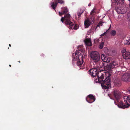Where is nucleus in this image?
<instances>
[{"mask_svg":"<svg viewBox=\"0 0 130 130\" xmlns=\"http://www.w3.org/2000/svg\"><path fill=\"white\" fill-rule=\"evenodd\" d=\"M104 44V42H102L99 45V48L100 49H102L103 48Z\"/></svg>","mask_w":130,"mask_h":130,"instance_id":"obj_22","label":"nucleus"},{"mask_svg":"<svg viewBox=\"0 0 130 130\" xmlns=\"http://www.w3.org/2000/svg\"><path fill=\"white\" fill-rule=\"evenodd\" d=\"M116 32L115 30H112L110 32V34L111 35L114 36L116 35Z\"/></svg>","mask_w":130,"mask_h":130,"instance_id":"obj_23","label":"nucleus"},{"mask_svg":"<svg viewBox=\"0 0 130 130\" xmlns=\"http://www.w3.org/2000/svg\"><path fill=\"white\" fill-rule=\"evenodd\" d=\"M123 80L125 81H128L130 80V75L128 73L124 74L122 77Z\"/></svg>","mask_w":130,"mask_h":130,"instance_id":"obj_11","label":"nucleus"},{"mask_svg":"<svg viewBox=\"0 0 130 130\" xmlns=\"http://www.w3.org/2000/svg\"><path fill=\"white\" fill-rule=\"evenodd\" d=\"M91 57L94 62H97L99 60L100 55L96 51H92L91 53Z\"/></svg>","mask_w":130,"mask_h":130,"instance_id":"obj_7","label":"nucleus"},{"mask_svg":"<svg viewBox=\"0 0 130 130\" xmlns=\"http://www.w3.org/2000/svg\"><path fill=\"white\" fill-rule=\"evenodd\" d=\"M122 53L124 59H130V53L127 51L125 48H123L122 51Z\"/></svg>","mask_w":130,"mask_h":130,"instance_id":"obj_8","label":"nucleus"},{"mask_svg":"<svg viewBox=\"0 0 130 130\" xmlns=\"http://www.w3.org/2000/svg\"><path fill=\"white\" fill-rule=\"evenodd\" d=\"M9 46L10 47V46H11V45H10V44H9Z\"/></svg>","mask_w":130,"mask_h":130,"instance_id":"obj_31","label":"nucleus"},{"mask_svg":"<svg viewBox=\"0 0 130 130\" xmlns=\"http://www.w3.org/2000/svg\"><path fill=\"white\" fill-rule=\"evenodd\" d=\"M124 102H120L118 105V107L122 108H128L130 106V97L127 96H124L123 97Z\"/></svg>","mask_w":130,"mask_h":130,"instance_id":"obj_4","label":"nucleus"},{"mask_svg":"<svg viewBox=\"0 0 130 130\" xmlns=\"http://www.w3.org/2000/svg\"><path fill=\"white\" fill-rule=\"evenodd\" d=\"M129 92H130V88H129Z\"/></svg>","mask_w":130,"mask_h":130,"instance_id":"obj_34","label":"nucleus"},{"mask_svg":"<svg viewBox=\"0 0 130 130\" xmlns=\"http://www.w3.org/2000/svg\"><path fill=\"white\" fill-rule=\"evenodd\" d=\"M106 33V32H104L103 34H102L100 36H104L105 34Z\"/></svg>","mask_w":130,"mask_h":130,"instance_id":"obj_28","label":"nucleus"},{"mask_svg":"<svg viewBox=\"0 0 130 130\" xmlns=\"http://www.w3.org/2000/svg\"><path fill=\"white\" fill-rule=\"evenodd\" d=\"M84 42L86 45L88 46H91L92 43L91 42V40L89 39H86L84 40Z\"/></svg>","mask_w":130,"mask_h":130,"instance_id":"obj_19","label":"nucleus"},{"mask_svg":"<svg viewBox=\"0 0 130 130\" xmlns=\"http://www.w3.org/2000/svg\"><path fill=\"white\" fill-rule=\"evenodd\" d=\"M101 58L102 60L105 62H108L110 60V59L109 57L104 54L102 55Z\"/></svg>","mask_w":130,"mask_h":130,"instance_id":"obj_12","label":"nucleus"},{"mask_svg":"<svg viewBox=\"0 0 130 130\" xmlns=\"http://www.w3.org/2000/svg\"><path fill=\"white\" fill-rule=\"evenodd\" d=\"M91 22L89 19L85 20L84 22V24L86 28H88L91 25Z\"/></svg>","mask_w":130,"mask_h":130,"instance_id":"obj_18","label":"nucleus"},{"mask_svg":"<svg viewBox=\"0 0 130 130\" xmlns=\"http://www.w3.org/2000/svg\"><path fill=\"white\" fill-rule=\"evenodd\" d=\"M85 53L83 50H79L78 48L75 53L73 54L72 57L74 59L77 60V64L78 66L81 65L83 63Z\"/></svg>","mask_w":130,"mask_h":130,"instance_id":"obj_1","label":"nucleus"},{"mask_svg":"<svg viewBox=\"0 0 130 130\" xmlns=\"http://www.w3.org/2000/svg\"><path fill=\"white\" fill-rule=\"evenodd\" d=\"M106 77L105 79L102 80L101 83V86L103 89H106L109 88L110 87V80L109 77L106 76Z\"/></svg>","mask_w":130,"mask_h":130,"instance_id":"obj_5","label":"nucleus"},{"mask_svg":"<svg viewBox=\"0 0 130 130\" xmlns=\"http://www.w3.org/2000/svg\"><path fill=\"white\" fill-rule=\"evenodd\" d=\"M102 25V23L101 22H100L97 25V26L100 27V26H101Z\"/></svg>","mask_w":130,"mask_h":130,"instance_id":"obj_26","label":"nucleus"},{"mask_svg":"<svg viewBox=\"0 0 130 130\" xmlns=\"http://www.w3.org/2000/svg\"><path fill=\"white\" fill-rule=\"evenodd\" d=\"M113 68V67L111 66L110 63L104 67L106 76H107L108 77L110 76L112 73V69Z\"/></svg>","mask_w":130,"mask_h":130,"instance_id":"obj_6","label":"nucleus"},{"mask_svg":"<svg viewBox=\"0 0 130 130\" xmlns=\"http://www.w3.org/2000/svg\"><path fill=\"white\" fill-rule=\"evenodd\" d=\"M11 65H10V64L9 65V66L10 67H11Z\"/></svg>","mask_w":130,"mask_h":130,"instance_id":"obj_32","label":"nucleus"},{"mask_svg":"<svg viewBox=\"0 0 130 130\" xmlns=\"http://www.w3.org/2000/svg\"><path fill=\"white\" fill-rule=\"evenodd\" d=\"M83 12V11L82 9H80V11H79L78 13L77 14L78 16H80Z\"/></svg>","mask_w":130,"mask_h":130,"instance_id":"obj_24","label":"nucleus"},{"mask_svg":"<svg viewBox=\"0 0 130 130\" xmlns=\"http://www.w3.org/2000/svg\"><path fill=\"white\" fill-rule=\"evenodd\" d=\"M86 100L89 103H91L95 101V99L93 95L90 94L86 98Z\"/></svg>","mask_w":130,"mask_h":130,"instance_id":"obj_10","label":"nucleus"},{"mask_svg":"<svg viewBox=\"0 0 130 130\" xmlns=\"http://www.w3.org/2000/svg\"><path fill=\"white\" fill-rule=\"evenodd\" d=\"M99 39H95L94 40V42L95 43H97L99 42Z\"/></svg>","mask_w":130,"mask_h":130,"instance_id":"obj_27","label":"nucleus"},{"mask_svg":"<svg viewBox=\"0 0 130 130\" xmlns=\"http://www.w3.org/2000/svg\"><path fill=\"white\" fill-rule=\"evenodd\" d=\"M110 63L111 66L113 67V68L115 67V66L118 65V63L115 61L112 62Z\"/></svg>","mask_w":130,"mask_h":130,"instance_id":"obj_21","label":"nucleus"},{"mask_svg":"<svg viewBox=\"0 0 130 130\" xmlns=\"http://www.w3.org/2000/svg\"><path fill=\"white\" fill-rule=\"evenodd\" d=\"M130 2V0H128Z\"/></svg>","mask_w":130,"mask_h":130,"instance_id":"obj_33","label":"nucleus"},{"mask_svg":"<svg viewBox=\"0 0 130 130\" xmlns=\"http://www.w3.org/2000/svg\"><path fill=\"white\" fill-rule=\"evenodd\" d=\"M64 2L62 0H55V3L54 2H52L51 5L53 8L55 10V8L57 5V3H58L60 4L63 3Z\"/></svg>","mask_w":130,"mask_h":130,"instance_id":"obj_9","label":"nucleus"},{"mask_svg":"<svg viewBox=\"0 0 130 130\" xmlns=\"http://www.w3.org/2000/svg\"><path fill=\"white\" fill-rule=\"evenodd\" d=\"M120 92L119 91L117 90H115L114 95L116 99H118L120 98Z\"/></svg>","mask_w":130,"mask_h":130,"instance_id":"obj_17","label":"nucleus"},{"mask_svg":"<svg viewBox=\"0 0 130 130\" xmlns=\"http://www.w3.org/2000/svg\"><path fill=\"white\" fill-rule=\"evenodd\" d=\"M91 4L90 3H89V5H88V6H91Z\"/></svg>","mask_w":130,"mask_h":130,"instance_id":"obj_29","label":"nucleus"},{"mask_svg":"<svg viewBox=\"0 0 130 130\" xmlns=\"http://www.w3.org/2000/svg\"><path fill=\"white\" fill-rule=\"evenodd\" d=\"M90 74L93 76H95L98 73L97 70L96 69H90L89 71Z\"/></svg>","mask_w":130,"mask_h":130,"instance_id":"obj_13","label":"nucleus"},{"mask_svg":"<svg viewBox=\"0 0 130 130\" xmlns=\"http://www.w3.org/2000/svg\"><path fill=\"white\" fill-rule=\"evenodd\" d=\"M98 81L101 83L104 78L103 74H102L101 72H99L98 75Z\"/></svg>","mask_w":130,"mask_h":130,"instance_id":"obj_16","label":"nucleus"},{"mask_svg":"<svg viewBox=\"0 0 130 130\" xmlns=\"http://www.w3.org/2000/svg\"><path fill=\"white\" fill-rule=\"evenodd\" d=\"M68 10L67 8L65 7H63L61 8V12H59V15L61 16L63 14L66 13L68 12Z\"/></svg>","mask_w":130,"mask_h":130,"instance_id":"obj_14","label":"nucleus"},{"mask_svg":"<svg viewBox=\"0 0 130 130\" xmlns=\"http://www.w3.org/2000/svg\"><path fill=\"white\" fill-rule=\"evenodd\" d=\"M70 14H66L64 17H62L61 21L63 23L64 20L65 21V23L67 24H69L70 28L72 29L76 30L78 29V26L77 25H74L70 21Z\"/></svg>","mask_w":130,"mask_h":130,"instance_id":"obj_2","label":"nucleus"},{"mask_svg":"<svg viewBox=\"0 0 130 130\" xmlns=\"http://www.w3.org/2000/svg\"><path fill=\"white\" fill-rule=\"evenodd\" d=\"M111 27V25H110V27H109V29H108L107 31L108 30H109V29Z\"/></svg>","mask_w":130,"mask_h":130,"instance_id":"obj_30","label":"nucleus"},{"mask_svg":"<svg viewBox=\"0 0 130 130\" xmlns=\"http://www.w3.org/2000/svg\"><path fill=\"white\" fill-rule=\"evenodd\" d=\"M95 13L94 9H93L91 11L90 14L91 15H94Z\"/></svg>","mask_w":130,"mask_h":130,"instance_id":"obj_25","label":"nucleus"},{"mask_svg":"<svg viewBox=\"0 0 130 130\" xmlns=\"http://www.w3.org/2000/svg\"><path fill=\"white\" fill-rule=\"evenodd\" d=\"M115 3L118 4H123L120 8L117 10L118 13L119 14H123L125 13L127 9V5L125 3H124V0H115Z\"/></svg>","mask_w":130,"mask_h":130,"instance_id":"obj_3","label":"nucleus"},{"mask_svg":"<svg viewBox=\"0 0 130 130\" xmlns=\"http://www.w3.org/2000/svg\"><path fill=\"white\" fill-rule=\"evenodd\" d=\"M126 40L124 43L125 45H130V35L126 36L125 37Z\"/></svg>","mask_w":130,"mask_h":130,"instance_id":"obj_15","label":"nucleus"},{"mask_svg":"<svg viewBox=\"0 0 130 130\" xmlns=\"http://www.w3.org/2000/svg\"><path fill=\"white\" fill-rule=\"evenodd\" d=\"M113 82L115 84L118 86H119L120 85V82L119 79L118 78L115 79Z\"/></svg>","mask_w":130,"mask_h":130,"instance_id":"obj_20","label":"nucleus"}]
</instances>
